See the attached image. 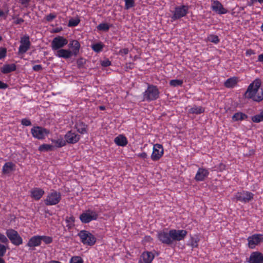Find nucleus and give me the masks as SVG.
<instances>
[{
    "mask_svg": "<svg viewBox=\"0 0 263 263\" xmlns=\"http://www.w3.org/2000/svg\"><path fill=\"white\" fill-rule=\"evenodd\" d=\"M260 79H256L248 86L245 93L246 98L252 99L255 102L263 100V87H261Z\"/></svg>",
    "mask_w": 263,
    "mask_h": 263,
    "instance_id": "nucleus-1",
    "label": "nucleus"
},
{
    "mask_svg": "<svg viewBox=\"0 0 263 263\" xmlns=\"http://www.w3.org/2000/svg\"><path fill=\"white\" fill-rule=\"evenodd\" d=\"M160 91L158 87L153 84H148L147 89L143 92V101L148 102L155 101L159 98Z\"/></svg>",
    "mask_w": 263,
    "mask_h": 263,
    "instance_id": "nucleus-2",
    "label": "nucleus"
},
{
    "mask_svg": "<svg viewBox=\"0 0 263 263\" xmlns=\"http://www.w3.org/2000/svg\"><path fill=\"white\" fill-rule=\"evenodd\" d=\"M78 236L84 245L92 246L96 242V238L89 231L86 230L81 231L79 233Z\"/></svg>",
    "mask_w": 263,
    "mask_h": 263,
    "instance_id": "nucleus-3",
    "label": "nucleus"
},
{
    "mask_svg": "<svg viewBox=\"0 0 263 263\" xmlns=\"http://www.w3.org/2000/svg\"><path fill=\"white\" fill-rule=\"evenodd\" d=\"M99 217V213L94 210L88 209L80 215V219L83 223H88L91 221L96 220Z\"/></svg>",
    "mask_w": 263,
    "mask_h": 263,
    "instance_id": "nucleus-4",
    "label": "nucleus"
},
{
    "mask_svg": "<svg viewBox=\"0 0 263 263\" xmlns=\"http://www.w3.org/2000/svg\"><path fill=\"white\" fill-rule=\"evenodd\" d=\"M62 196L60 192L52 191L47 194L44 200V203L47 206L55 205L60 202Z\"/></svg>",
    "mask_w": 263,
    "mask_h": 263,
    "instance_id": "nucleus-5",
    "label": "nucleus"
},
{
    "mask_svg": "<svg viewBox=\"0 0 263 263\" xmlns=\"http://www.w3.org/2000/svg\"><path fill=\"white\" fill-rule=\"evenodd\" d=\"M31 133L35 139L44 140L49 134L50 131L43 127L35 126L31 129Z\"/></svg>",
    "mask_w": 263,
    "mask_h": 263,
    "instance_id": "nucleus-6",
    "label": "nucleus"
},
{
    "mask_svg": "<svg viewBox=\"0 0 263 263\" xmlns=\"http://www.w3.org/2000/svg\"><path fill=\"white\" fill-rule=\"evenodd\" d=\"M254 194L249 191L243 190L241 192H238L234 195L233 199L236 201H240L243 203L249 202L253 199Z\"/></svg>",
    "mask_w": 263,
    "mask_h": 263,
    "instance_id": "nucleus-7",
    "label": "nucleus"
},
{
    "mask_svg": "<svg viewBox=\"0 0 263 263\" xmlns=\"http://www.w3.org/2000/svg\"><path fill=\"white\" fill-rule=\"evenodd\" d=\"M189 8L187 5H184L176 7L172 19L175 21L185 16L188 13Z\"/></svg>",
    "mask_w": 263,
    "mask_h": 263,
    "instance_id": "nucleus-8",
    "label": "nucleus"
},
{
    "mask_svg": "<svg viewBox=\"0 0 263 263\" xmlns=\"http://www.w3.org/2000/svg\"><path fill=\"white\" fill-rule=\"evenodd\" d=\"M157 238L162 243L170 246L172 244V239L171 234V230L167 232V230H163L157 233Z\"/></svg>",
    "mask_w": 263,
    "mask_h": 263,
    "instance_id": "nucleus-9",
    "label": "nucleus"
},
{
    "mask_svg": "<svg viewBox=\"0 0 263 263\" xmlns=\"http://www.w3.org/2000/svg\"><path fill=\"white\" fill-rule=\"evenodd\" d=\"M6 235L13 245L20 246L23 243V239L16 231L13 229L8 230L6 231Z\"/></svg>",
    "mask_w": 263,
    "mask_h": 263,
    "instance_id": "nucleus-10",
    "label": "nucleus"
},
{
    "mask_svg": "<svg viewBox=\"0 0 263 263\" xmlns=\"http://www.w3.org/2000/svg\"><path fill=\"white\" fill-rule=\"evenodd\" d=\"M68 44V40L62 36L55 37L51 44L53 50H59Z\"/></svg>",
    "mask_w": 263,
    "mask_h": 263,
    "instance_id": "nucleus-11",
    "label": "nucleus"
},
{
    "mask_svg": "<svg viewBox=\"0 0 263 263\" xmlns=\"http://www.w3.org/2000/svg\"><path fill=\"white\" fill-rule=\"evenodd\" d=\"M163 154L164 149L162 145L158 143L155 144L151 156V159L154 161H157L160 159Z\"/></svg>",
    "mask_w": 263,
    "mask_h": 263,
    "instance_id": "nucleus-12",
    "label": "nucleus"
},
{
    "mask_svg": "<svg viewBox=\"0 0 263 263\" xmlns=\"http://www.w3.org/2000/svg\"><path fill=\"white\" fill-rule=\"evenodd\" d=\"M248 247L250 249H254L261 242H263L262 234H254L247 238Z\"/></svg>",
    "mask_w": 263,
    "mask_h": 263,
    "instance_id": "nucleus-13",
    "label": "nucleus"
},
{
    "mask_svg": "<svg viewBox=\"0 0 263 263\" xmlns=\"http://www.w3.org/2000/svg\"><path fill=\"white\" fill-rule=\"evenodd\" d=\"M187 232L184 230L171 229V234L172 239V243L174 241H179L183 240L186 236Z\"/></svg>",
    "mask_w": 263,
    "mask_h": 263,
    "instance_id": "nucleus-14",
    "label": "nucleus"
},
{
    "mask_svg": "<svg viewBox=\"0 0 263 263\" xmlns=\"http://www.w3.org/2000/svg\"><path fill=\"white\" fill-rule=\"evenodd\" d=\"M21 45L18 48L19 54H23L30 48L31 43L28 35H25L21 38Z\"/></svg>",
    "mask_w": 263,
    "mask_h": 263,
    "instance_id": "nucleus-15",
    "label": "nucleus"
},
{
    "mask_svg": "<svg viewBox=\"0 0 263 263\" xmlns=\"http://www.w3.org/2000/svg\"><path fill=\"white\" fill-rule=\"evenodd\" d=\"M212 10L219 14H224L228 12L227 9L224 8L221 3L217 0H212Z\"/></svg>",
    "mask_w": 263,
    "mask_h": 263,
    "instance_id": "nucleus-16",
    "label": "nucleus"
},
{
    "mask_svg": "<svg viewBox=\"0 0 263 263\" xmlns=\"http://www.w3.org/2000/svg\"><path fill=\"white\" fill-rule=\"evenodd\" d=\"M66 143L75 144L80 139V136L72 130L68 131L64 136Z\"/></svg>",
    "mask_w": 263,
    "mask_h": 263,
    "instance_id": "nucleus-17",
    "label": "nucleus"
},
{
    "mask_svg": "<svg viewBox=\"0 0 263 263\" xmlns=\"http://www.w3.org/2000/svg\"><path fill=\"white\" fill-rule=\"evenodd\" d=\"M155 258L154 254L149 251H144L141 255L139 263H152Z\"/></svg>",
    "mask_w": 263,
    "mask_h": 263,
    "instance_id": "nucleus-18",
    "label": "nucleus"
},
{
    "mask_svg": "<svg viewBox=\"0 0 263 263\" xmlns=\"http://www.w3.org/2000/svg\"><path fill=\"white\" fill-rule=\"evenodd\" d=\"M209 175V172L208 170L203 167H200L198 168L195 176V180L196 181H203L208 177Z\"/></svg>",
    "mask_w": 263,
    "mask_h": 263,
    "instance_id": "nucleus-19",
    "label": "nucleus"
},
{
    "mask_svg": "<svg viewBox=\"0 0 263 263\" xmlns=\"http://www.w3.org/2000/svg\"><path fill=\"white\" fill-rule=\"evenodd\" d=\"M249 263H263V253L258 251L252 253L249 257Z\"/></svg>",
    "mask_w": 263,
    "mask_h": 263,
    "instance_id": "nucleus-20",
    "label": "nucleus"
},
{
    "mask_svg": "<svg viewBox=\"0 0 263 263\" xmlns=\"http://www.w3.org/2000/svg\"><path fill=\"white\" fill-rule=\"evenodd\" d=\"M68 47L71 49V52L74 57H77L79 53L81 45L77 40H72L68 44Z\"/></svg>",
    "mask_w": 263,
    "mask_h": 263,
    "instance_id": "nucleus-21",
    "label": "nucleus"
},
{
    "mask_svg": "<svg viewBox=\"0 0 263 263\" xmlns=\"http://www.w3.org/2000/svg\"><path fill=\"white\" fill-rule=\"evenodd\" d=\"M45 194V191L40 187H34L30 191V196L36 201L39 200Z\"/></svg>",
    "mask_w": 263,
    "mask_h": 263,
    "instance_id": "nucleus-22",
    "label": "nucleus"
},
{
    "mask_svg": "<svg viewBox=\"0 0 263 263\" xmlns=\"http://www.w3.org/2000/svg\"><path fill=\"white\" fill-rule=\"evenodd\" d=\"M41 245L40 235H35L31 237L28 240L26 246L30 248L40 246Z\"/></svg>",
    "mask_w": 263,
    "mask_h": 263,
    "instance_id": "nucleus-23",
    "label": "nucleus"
},
{
    "mask_svg": "<svg viewBox=\"0 0 263 263\" xmlns=\"http://www.w3.org/2000/svg\"><path fill=\"white\" fill-rule=\"evenodd\" d=\"M75 128L78 132L84 135L88 133V125L82 121H78L75 124Z\"/></svg>",
    "mask_w": 263,
    "mask_h": 263,
    "instance_id": "nucleus-24",
    "label": "nucleus"
},
{
    "mask_svg": "<svg viewBox=\"0 0 263 263\" xmlns=\"http://www.w3.org/2000/svg\"><path fill=\"white\" fill-rule=\"evenodd\" d=\"M15 169V165L12 162H8L4 164L2 168L3 174H8Z\"/></svg>",
    "mask_w": 263,
    "mask_h": 263,
    "instance_id": "nucleus-25",
    "label": "nucleus"
},
{
    "mask_svg": "<svg viewBox=\"0 0 263 263\" xmlns=\"http://www.w3.org/2000/svg\"><path fill=\"white\" fill-rule=\"evenodd\" d=\"M238 82V78L236 77H231L228 79L224 83V86L228 88L235 87Z\"/></svg>",
    "mask_w": 263,
    "mask_h": 263,
    "instance_id": "nucleus-26",
    "label": "nucleus"
},
{
    "mask_svg": "<svg viewBox=\"0 0 263 263\" xmlns=\"http://www.w3.org/2000/svg\"><path fill=\"white\" fill-rule=\"evenodd\" d=\"M115 143L120 146H125L128 143L126 137L123 135H119L114 139Z\"/></svg>",
    "mask_w": 263,
    "mask_h": 263,
    "instance_id": "nucleus-27",
    "label": "nucleus"
},
{
    "mask_svg": "<svg viewBox=\"0 0 263 263\" xmlns=\"http://www.w3.org/2000/svg\"><path fill=\"white\" fill-rule=\"evenodd\" d=\"M56 55L59 58L67 59L73 55L70 50L61 49L57 51Z\"/></svg>",
    "mask_w": 263,
    "mask_h": 263,
    "instance_id": "nucleus-28",
    "label": "nucleus"
},
{
    "mask_svg": "<svg viewBox=\"0 0 263 263\" xmlns=\"http://www.w3.org/2000/svg\"><path fill=\"white\" fill-rule=\"evenodd\" d=\"M16 69V66L15 64H5L1 68V71L4 74H7L14 71Z\"/></svg>",
    "mask_w": 263,
    "mask_h": 263,
    "instance_id": "nucleus-29",
    "label": "nucleus"
},
{
    "mask_svg": "<svg viewBox=\"0 0 263 263\" xmlns=\"http://www.w3.org/2000/svg\"><path fill=\"white\" fill-rule=\"evenodd\" d=\"M248 118V116L245 114V113L241 112H237L235 113L232 117V119L234 122L237 121H241L242 120H246Z\"/></svg>",
    "mask_w": 263,
    "mask_h": 263,
    "instance_id": "nucleus-30",
    "label": "nucleus"
},
{
    "mask_svg": "<svg viewBox=\"0 0 263 263\" xmlns=\"http://www.w3.org/2000/svg\"><path fill=\"white\" fill-rule=\"evenodd\" d=\"M204 110V107L194 105L189 110V112L191 114L199 115L203 113Z\"/></svg>",
    "mask_w": 263,
    "mask_h": 263,
    "instance_id": "nucleus-31",
    "label": "nucleus"
},
{
    "mask_svg": "<svg viewBox=\"0 0 263 263\" xmlns=\"http://www.w3.org/2000/svg\"><path fill=\"white\" fill-rule=\"evenodd\" d=\"M199 240L200 239L197 235L195 236H191L189 246L191 247L192 249L198 248Z\"/></svg>",
    "mask_w": 263,
    "mask_h": 263,
    "instance_id": "nucleus-32",
    "label": "nucleus"
},
{
    "mask_svg": "<svg viewBox=\"0 0 263 263\" xmlns=\"http://www.w3.org/2000/svg\"><path fill=\"white\" fill-rule=\"evenodd\" d=\"M53 146L48 144H43L41 145L38 148L40 152H48L52 151Z\"/></svg>",
    "mask_w": 263,
    "mask_h": 263,
    "instance_id": "nucleus-33",
    "label": "nucleus"
},
{
    "mask_svg": "<svg viewBox=\"0 0 263 263\" xmlns=\"http://www.w3.org/2000/svg\"><path fill=\"white\" fill-rule=\"evenodd\" d=\"M183 83V81L182 80L178 79L172 80L169 82L170 85L173 87L182 86Z\"/></svg>",
    "mask_w": 263,
    "mask_h": 263,
    "instance_id": "nucleus-34",
    "label": "nucleus"
},
{
    "mask_svg": "<svg viewBox=\"0 0 263 263\" xmlns=\"http://www.w3.org/2000/svg\"><path fill=\"white\" fill-rule=\"evenodd\" d=\"M80 22V20L79 17L70 18L68 23V26L69 27H76L78 25Z\"/></svg>",
    "mask_w": 263,
    "mask_h": 263,
    "instance_id": "nucleus-35",
    "label": "nucleus"
},
{
    "mask_svg": "<svg viewBox=\"0 0 263 263\" xmlns=\"http://www.w3.org/2000/svg\"><path fill=\"white\" fill-rule=\"evenodd\" d=\"M104 45L102 43H98L91 45V48L96 52H100L102 51Z\"/></svg>",
    "mask_w": 263,
    "mask_h": 263,
    "instance_id": "nucleus-36",
    "label": "nucleus"
},
{
    "mask_svg": "<svg viewBox=\"0 0 263 263\" xmlns=\"http://www.w3.org/2000/svg\"><path fill=\"white\" fill-rule=\"evenodd\" d=\"M97 29L100 31H108L110 28V25L107 23H101L97 27Z\"/></svg>",
    "mask_w": 263,
    "mask_h": 263,
    "instance_id": "nucleus-37",
    "label": "nucleus"
},
{
    "mask_svg": "<svg viewBox=\"0 0 263 263\" xmlns=\"http://www.w3.org/2000/svg\"><path fill=\"white\" fill-rule=\"evenodd\" d=\"M52 143H55L56 144V146L58 147L64 146L66 144L65 139L63 140L62 138L58 139L57 140H52Z\"/></svg>",
    "mask_w": 263,
    "mask_h": 263,
    "instance_id": "nucleus-38",
    "label": "nucleus"
},
{
    "mask_svg": "<svg viewBox=\"0 0 263 263\" xmlns=\"http://www.w3.org/2000/svg\"><path fill=\"white\" fill-rule=\"evenodd\" d=\"M252 121L254 123H259L263 121V115L261 111L259 114L256 115L251 118Z\"/></svg>",
    "mask_w": 263,
    "mask_h": 263,
    "instance_id": "nucleus-39",
    "label": "nucleus"
},
{
    "mask_svg": "<svg viewBox=\"0 0 263 263\" xmlns=\"http://www.w3.org/2000/svg\"><path fill=\"white\" fill-rule=\"evenodd\" d=\"M41 241H43L45 243L48 245L52 242V237L48 236L42 235L40 236Z\"/></svg>",
    "mask_w": 263,
    "mask_h": 263,
    "instance_id": "nucleus-40",
    "label": "nucleus"
},
{
    "mask_svg": "<svg viewBox=\"0 0 263 263\" xmlns=\"http://www.w3.org/2000/svg\"><path fill=\"white\" fill-rule=\"evenodd\" d=\"M209 41L214 44H218L219 42V39L217 35L214 34H210L208 37Z\"/></svg>",
    "mask_w": 263,
    "mask_h": 263,
    "instance_id": "nucleus-41",
    "label": "nucleus"
},
{
    "mask_svg": "<svg viewBox=\"0 0 263 263\" xmlns=\"http://www.w3.org/2000/svg\"><path fill=\"white\" fill-rule=\"evenodd\" d=\"M69 263H84V261L81 257L74 256L71 258Z\"/></svg>",
    "mask_w": 263,
    "mask_h": 263,
    "instance_id": "nucleus-42",
    "label": "nucleus"
},
{
    "mask_svg": "<svg viewBox=\"0 0 263 263\" xmlns=\"http://www.w3.org/2000/svg\"><path fill=\"white\" fill-rule=\"evenodd\" d=\"M125 1V9L128 10L135 6L134 0H124Z\"/></svg>",
    "mask_w": 263,
    "mask_h": 263,
    "instance_id": "nucleus-43",
    "label": "nucleus"
},
{
    "mask_svg": "<svg viewBox=\"0 0 263 263\" xmlns=\"http://www.w3.org/2000/svg\"><path fill=\"white\" fill-rule=\"evenodd\" d=\"M7 56V49L5 47H0V60L4 59Z\"/></svg>",
    "mask_w": 263,
    "mask_h": 263,
    "instance_id": "nucleus-44",
    "label": "nucleus"
},
{
    "mask_svg": "<svg viewBox=\"0 0 263 263\" xmlns=\"http://www.w3.org/2000/svg\"><path fill=\"white\" fill-rule=\"evenodd\" d=\"M135 63L133 62L126 63L124 66L125 70L126 71L134 68Z\"/></svg>",
    "mask_w": 263,
    "mask_h": 263,
    "instance_id": "nucleus-45",
    "label": "nucleus"
},
{
    "mask_svg": "<svg viewBox=\"0 0 263 263\" xmlns=\"http://www.w3.org/2000/svg\"><path fill=\"white\" fill-rule=\"evenodd\" d=\"M85 64V60L82 58H79L77 61V67L79 68L83 67Z\"/></svg>",
    "mask_w": 263,
    "mask_h": 263,
    "instance_id": "nucleus-46",
    "label": "nucleus"
},
{
    "mask_svg": "<svg viewBox=\"0 0 263 263\" xmlns=\"http://www.w3.org/2000/svg\"><path fill=\"white\" fill-rule=\"evenodd\" d=\"M57 17V15L54 13H50L49 14L47 15L45 17V20L48 22H52L55 17Z\"/></svg>",
    "mask_w": 263,
    "mask_h": 263,
    "instance_id": "nucleus-47",
    "label": "nucleus"
},
{
    "mask_svg": "<svg viewBox=\"0 0 263 263\" xmlns=\"http://www.w3.org/2000/svg\"><path fill=\"white\" fill-rule=\"evenodd\" d=\"M21 123L22 125L24 126H30L31 125V122L29 119L24 118L21 121Z\"/></svg>",
    "mask_w": 263,
    "mask_h": 263,
    "instance_id": "nucleus-48",
    "label": "nucleus"
},
{
    "mask_svg": "<svg viewBox=\"0 0 263 263\" xmlns=\"http://www.w3.org/2000/svg\"><path fill=\"white\" fill-rule=\"evenodd\" d=\"M6 247L0 243V256L2 257L5 254L6 252Z\"/></svg>",
    "mask_w": 263,
    "mask_h": 263,
    "instance_id": "nucleus-49",
    "label": "nucleus"
},
{
    "mask_svg": "<svg viewBox=\"0 0 263 263\" xmlns=\"http://www.w3.org/2000/svg\"><path fill=\"white\" fill-rule=\"evenodd\" d=\"M110 65H111V62L108 59L104 60V61H102V62H101V65L103 67H106L110 66Z\"/></svg>",
    "mask_w": 263,
    "mask_h": 263,
    "instance_id": "nucleus-50",
    "label": "nucleus"
},
{
    "mask_svg": "<svg viewBox=\"0 0 263 263\" xmlns=\"http://www.w3.org/2000/svg\"><path fill=\"white\" fill-rule=\"evenodd\" d=\"M137 157L145 160L147 158V154L146 152H142L137 154Z\"/></svg>",
    "mask_w": 263,
    "mask_h": 263,
    "instance_id": "nucleus-51",
    "label": "nucleus"
},
{
    "mask_svg": "<svg viewBox=\"0 0 263 263\" xmlns=\"http://www.w3.org/2000/svg\"><path fill=\"white\" fill-rule=\"evenodd\" d=\"M66 222L69 224H73L74 222V218L73 216L67 217L66 219Z\"/></svg>",
    "mask_w": 263,
    "mask_h": 263,
    "instance_id": "nucleus-52",
    "label": "nucleus"
},
{
    "mask_svg": "<svg viewBox=\"0 0 263 263\" xmlns=\"http://www.w3.org/2000/svg\"><path fill=\"white\" fill-rule=\"evenodd\" d=\"M32 69L34 71H39L43 69V67L41 65H35L32 67Z\"/></svg>",
    "mask_w": 263,
    "mask_h": 263,
    "instance_id": "nucleus-53",
    "label": "nucleus"
},
{
    "mask_svg": "<svg viewBox=\"0 0 263 263\" xmlns=\"http://www.w3.org/2000/svg\"><path fill=\"white\" fill-rule=\"evenodd\" d=\"M0 241H1L3 243H6L8 242V240L4 234L0 233Z\"/></svg>",
    "mask_w": 263,
    "mask_h": 263,
    "instance_id": "nucleus-54",
    "label": "nucleus"
},
{
    "mask_svg": "<svg viewBox=\"0 0 263 263\" xmlns=\"http://www.w3.org/2000/svg\"><path fill=\"white\" fill-rule=\"evenodd\" d=\"M129 50L127 48L122 49L119 51V54H120L122 55L127 54Z\"/></svg>",
    "mask_w": 263,
    "mask_h": 263,
    "instance_id": "nucleus-55",
    "label": "nucleus"
},
{
    "mask_svg": "<svg viewBox=\"0 0 263 263\" xmlns=\"http://www.w3.org/2000/svg\"><path fill=\"white\" fill-rule=\"evenodd\" d=\"M24 22V20L22 18H17L13 22L14 24L18 25L21 24Z\"/></svg>",
    "mask_w": 263,
    "mask_h": 263,
    "instance_id": "nucleus-56",
    "label": "nucleus"
},
{
    "mask_svg": "<svg viewBox=\"0 0 263 263\" xmlns=\"http://www.w3.org/2000/svg\"><path fill=\"white\" fill-rule=\"evenodd\" d=\"M255 54V51L251 49L247 50V51L246 52V54L247 56H250V55H251L252 54Z\"/></svg>",
    "mask_w": 263,
    "mask_h": 263,
    "instance_id": "nucleus-57",
    "label": "nucleus"
},
{
    "mask_svg": "<svg viewBox=\"0 0 263 263\" xmlns=\"http://www.w3.org/2000/svg\"><path fill=\"white\" fill-rule=\"evenodd\" d=\"M8 87V85L1 81H0V89H5Z\"/></svg>",
    "mask_w": 263,
    "mask_h": 263,
    "instance_id": "nucleus-58",
    "label": "nucleus"
},
{
    "mask_svg": "<svg viewBox=\"0 0 263 263\" xmlns=\"http://www.w3.org/2000/svg\"><path fill=\"white\" fill-rule=\"evenodd\" d=\"M8 12V10L7 11L6 14L2 10H0V17H4L5 18L7 17V14Z\"/></svg>",
    "mask_w": 263,
    "mask_h": 263,
    "instance_id": "nucleus-59",
    "label": "nucleus"
},
{
    "mask_svg": "<svg viewBox=\"0 0 263 263\" xmlns=\"http://www.w3.org/2000/svg\"><path fill=\"white\" fill-rule=\"evenodd\" d=\"M250 2H251L252 4H253L255 3H258L260 4H263V0H250Z\"/></svg>",
    "mask_w": 263,
    "mask_h": 263,
    "instance_id": "nucleus-60",
    "label": "nucleus"
},
{
    "mask_svg": "<svg viewBox=\"0 0 263 263\" xmlns=\"http://www.w3.org/2000/svg\"><path fill=\"white\" fill-rule=\"evenodd\" d=\"M257 61L263 63V53H261L258 56Z\"/></svg>",
    "mask_w": 263,
    "mask_h": 263,
    "instance_id": "nucleus-61",
    "label": "nucleus"
},
{
    "mask_svg": "<svg viewBox=\"0 0 263 263\" xmlns=\"http://www.w3.org/2000/svg\"><path fill=\"white\" fill-rule=\"evenodd\" d=\"M30 1V0H21V3L22 5H28Z\"/></svg>",
    "mask_w": 263,
    "mask_h": 263,
    "instance_id": "nucleus-62",
    "label": "nucleus"
},
{
    "mask_svg": "<svg viewBox=\"0 0 263 263\" xmlns=\"http://www.w3.org/2000/svg\"><path fill=\"white\" fill-rule=\"evenodd\" d=\"M99 109L101 110H104L105 109V107L104 106H100Z\"/></svg>",
    "mask_w": 263,
    "mask_h": 263,
    "instance_id": "nucleus-63",
    "label": "nucleus"
},
{
    "mask_svg": "<svg viewBox=\"0 0 263 263\" xmlns=\"http://www.w3.org/2000/svg\"><path fill=\"white\" fill-rule=\"evenodd\" d=\"M0 263H5V260L2 258L0 257Z\"/></svg>",
    "mask_w": 263,
    "mask_h": 263,
    "instance_id": "nucleus-64",
    "label": "nucleus"
}]
</instances>
